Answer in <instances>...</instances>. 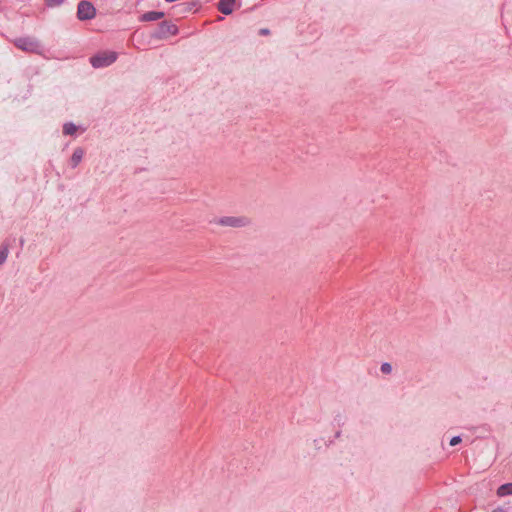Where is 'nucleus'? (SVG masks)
Masks as SVG:
<instances>
[{
	"mask_svg": "<svg viewBox=\"0 0 512 512\" xmlns=\"http://www.w3.org/2000/svg\"><path fill=\"white\" fill-rule=\"evenodd\" d=\"M64 0H45L46 4L50 7L60 5Z\"/></svg>",
	"mask_w": 512,
	"mask_h": 512,
	"instance_id": "nucleus-13",
	"label": "nucleus"
},
{
	"mask_svg": "<svg viewBox=\"0 0 512 512\" xmlns=\"http://www.w3.org/2000/svg\"><path fill=\"white\" fill-rule=\"evenodd\" d=\"M492 512H505V511L501 508H498V509L493 510Z\"/></svg>",
	"mask_w": 512,
	"mask_h": 512,
	"instance_id": "nucleus-16",
	"label": "nucleus"
},
{
	"mask_svg": "<svg viewBox=\"0 0 512 512\" xmlns=\"http://www.w3.org/2000/svg\"><path fill=\"white\" fill-rule=\"evenodd\" d=\"M7 256H8V246L2 245V247L0 249V265L6 261Z\"/></svg>",
	"mask_w": 512,
	"mask_h": 512,
	"instance_id": "nucleus-11",
	"label": "nucleus"
},
{
	"mask_svg": "<svg viewBox=\"0 0 512 512\" xmlns=\"http://www.w3.org/2000/svg\"><path fill=\"white\" fill-rule=\"evenodd\" d=\"M84 151L81 148H76L71 157V165L75 168L82 160Z\"/></svg>",
	"mask_w": 512,
	"mask_h": 512,
	"instance_id": "nucleus-8",
	"label": "nucleus"
},
{
	"mask_svg": "<svg viewBox=\"0 0 512 512\" xmlns=\"http://www.w3.org/2000/svg\"><path fill=\"white\" fill-rule=\"evenodd\" d=\"M14 45L25 51L35 54L42 53V46L40 42L34 37H19L14 40Z\"/></svg>",
	"mask_w": 512,
	"mask_h": 512,
	"instance_id": "nucleus-1",
	"label": "nucleus"
},
{
	"mask_svg": "<svg viewBox=\"0 0 512 512\" xmlns=\"http://www.w3.org/2000/svg\"><path fill=\"white\" fill-rule=\"evenodd\" d=\"M460 442H461V437L455 436L450 440V445L455 446V445L459 444Z\"/></svg>",
	"mask_w": 512,
	"mask_h": 512,
	"instance_id": "nucleus-14",
	"label": "nucleus"
},
{
	"mask_svg": "<svg viewBox=\"0 0 512 512\" xmlns=\"http://www.w3.org/2000/svg\"><path fill=\"white\" fill-rule=\"evenodd\" d=\"M234 6L235 0H220L217 5L218 10L225 15L231 14L234 10Z\"/></svg>",
	"mask_w": 512,
	"mask_h": 512,
	"instance_id": "nucleus-6",
	"label": "nucleus"
},
{
	"mask_svg": "<svg viewBox=\"0 0 512 512\" xmlns=\"http://www.w3.org/2000/svg\"><path fill=\"white\" fill-rule=\"evenodd\" d=\"M164 12L160 11H149L141 16L142 21H156L164 17Z\"/></svg>",
	"mask_w": 512,
	"mask_h": 512,
	"instance_id": "nucleus-7",
	"label": "nucleus"
},
{
	"mask_svg": "<svg viewBox=\"0 0 512 512\" xmlns=\"http://www.w3.org/2000/svg\"><path fill=\"white\" fill-rule=\"evenodd\" d=\"M96 15V9L89 1H80L77 7V17L79 20H91Z\"/></svg>",
	"mask_w": 512,
	"mask_h": 512,
	"instance_id": "nucleus-3",
	"label": "nucleus"
},
{
	"mask_svg": "<svg viewBox=\"0 0 512 512\" xmlns=\"http://www.w3.org/2000/svg\"><path fill=\"white\" fill-rule=\"evenodd\" d=\"M497 494L499 496L512 495V483L501 485L497 490Z\"/></svg>",
	"mask_w": 512,
	"mask_h": 512,
	"instance_id": "nucleus-9",
	"label": "nucleus"
},
{
	"mask_svg": "<svg viewBox=\"0 0 512 512\" xmlns=\"http://www.w3.org/2000/svg\"><path fill=\"white\" fill-rule=\"evenodd\" d=\"M117 59V53L112 51L100 52L90 58V63L94 68L107 67Z\"/></svg>",
	"mask_w": 512,
	"mask_h": 512,
	"instance_id": "nucleus-2",
	"label": "nucleus"
},
{
	"mask_svg": "<svg viewBox=\"0 0 512 512\" xmlns=\"http://www.w3.org/2000/svg\"><path fill=\"white\" fill-rule=\"evenodd\" d=\"M178 29L176 25L171 24L167 21H163L158 29L153 33V37L157 39L166 38L169 35H175L177 33Z\"/></svg>",
	"mask_w": 512,
	"mask_h": 512,
	"instance_id": "nucleus-4",
	"label": "nucleus"
},
{
	"mask_svg": "<svg viewBox=\"0 0 512 512\" xmlns=\"http://www.w3.org/2000/svg\"><path fill=\"white\" fill-rule=\"evenodd\" d=\"M219 224L222 226H229V227H244L247 224H249V220L246 217H222L219 220Z\"/></svg>",
	"mask_w": 512,
	"mask_h": 512,
	"instance_id": "nucleus-5",
	"label": "nucleus"
},
{
	"mask_svg": "<svg viewBox=\"0 0 512 512\" xmlns=\"http://www.w3.org/2000/svg\"><path fill=\"white\" fill-rule=\"evenodd\" d=\"M269 33H270V31H269V29H267V28H262V29H260V31H259V34H260V35H268Z\"/></svg>",
	"mask_w": 512,
	"mask_h": 512,
	"instance_id": "nucleus-15",
	"label": "nucleus"
},
{
	"mask_svg": "<svg viewBox=\"0 0 512 512\" xmlns=\"http://www.w3.org/2000/svg\"><path fill=\"white\" fill-rule=\"evenodd\" d=\"M77 131V127L73 123H65L63 126V133L65 135H73Z\"/></svg>",
	"mask_w": 512,
	"mask_h": 512,
	"instance_id": "nucleus-10",
	"label": "nucleus"
},
{
	"mask_svg": "<svg viewBox=\"0 0 512 512\" xmlns=\"http://www.w3.org/2000/svg\"><path fill=\"white\" fill-rule=\"evenodd\" d=\"M381 372L384 373V374H390L392 372V366L390 363H383L381 365Z\"/></svg>",
	"mask_w": 512,
	"mask_h": 512,
	"instance_id": "nucleus-12",
	"label": "nucleus"
}]
</instances>
